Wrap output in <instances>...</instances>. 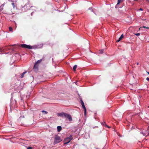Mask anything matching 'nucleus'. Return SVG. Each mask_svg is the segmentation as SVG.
Returning a JSON list of instances; mask_svg holds the SVG:
<instances>
[{"label":"nucleus","mask_w":149,"mask_h":149,"mask_svg":"<svg viewBox=\"0 0 149 149\" xmlns=\"http://www.w3.org/2000/svg\"><path fill=\"white\" fill-rule=\"evenodd\" d=\"M27 149H32V147H29Z\"/></svg>","instance_id":"aec40b11"},{"label":"nucleus","mask_w":149,"mask_h":149,"mask_svg":"<svg viewBox=\"0 0 149 149\" xmlns=\"http://www.w3.org/2000/svg\"><path fill=\"white\" fill-rule=\"evenodd\" d=\"M62 140L61 139L60 136H59L58 135L55 136V139L54 140V143L55 144L58 143L62 141Z\"/></svg>","instance_id":"f257e3e1"},{"label":"nucleus","mask_w":149,"mask_h":149,"mask_svg":"<svg viewBox=\"0 0 149 149\" xmlns=\"http://www.w3.org/2000/svg\"><path fill=\"white\" fill-rule=\"evenodd\" d=\"M124 38V36H123V34H122V35H121V36H120V37L118 39V40H117V41H116V42H119L123 38Z\"/></svg>","instance_id":"0eeeda50"},{"label":"nucleus","mask_w":149,"mask_h":149,"mask_svg":"<svg viewBox=\"0 0 149 149\" xmlns=\"http://www.w3.org/2000/svg\"><path fill=\"white\" fill-rule=\"evenodd\" d=\"M42 60V59H40L38 60L35 63L33 68L34 69H38L39 64L41 62Z\"/></svg>","instance_id":"7ed1b4c3"},{"label":"nucleus","mask_w":149,"mask_h":149,"mask_svg":"<svg viewBox=\"0 0 149 149\" xmlns=\"http://www.w3.org/2000/svg\"><path fill=\"white\" fill-rule=\"evenodd\" d=\"M9 30L10 31H13V29L11 27H9Z\"/></svg>","instance_id":"2eb2a0df"},{"label":"nucleus","mask_w":149,"mask_h":149,"mask_svg":"<svg viewBox=\"0 0 149 149\" xmlns=\"http://www.w3.org/2000/svg\"><path fill=\"white\" fill-rule=\"evenodd\" d=\"M65 118H68L69 120L70 121H72V118L70 114L66 113V114L65 115Z\"/></svg>","instance_id":"39448f33"},{"label":"nucleus","mask_w":149,"mask_h":149,"mask_svg":"<svg viewBox=\"0 0 149 149\" xmlns=\"http://www.w3.org/2000/svg\"><path fill=\"white\" fill-rule=\"evenodd\" d=\"M139 64V63L138 62L137 63V65H138Z\"/></svg>","instance_id":"b1692460"},{"label":"nucleus","mask_w":149,"mask_h":149,"mask_svg":"<svg viewBox=\"0 0 149 149\" xmlns=\"http://www.w3.org/2000/svg\"><path fill=\"white\" fill-rule=\"evenodd\" d=\"M73 139L72 136L71 135L69 137L66 138L64 139L65 142L64 144H66L69 143Z\"/></svg>","instance_id":"f03ea898"},{"label":"nucleus","mask_w":149,"mask_h":149,"mask_svg":"<svg viewBox=\"0 0 149 149\" xmlns=\"http://www.w3.org/2000/svg\"><path fill=\"white\" fill-rule=\"evenodd\" d=\"M147 73L149 75V72H147Z\"/></svg>","instance_id":"393cba45"},{"label":"nucleus","mask_w":149,"mask_h":149,"mask_svg":"<svg viewBox=\"0 0 149 149\" xmlns=\"http://www.w3.org/2000/svg\"><path fill=\"white\" fill-rule=\"evenodd\" d=\"M19 46H21L23 48H27L29 49H32V46L29 45H27L25 44H22L20 45H19Z\"/></svg>","instance_id":"20e7f679"},{"label":"nucleus","mask_w":149,"mask_h":149,"mask_svg":"<svg viewBox=\"0 0 149 149\" xmlns=\"http://www.w3.org/2000/svg\"><path fill=\"white\" fill-rule=\"evenodd\" d=\"M77 67V65H75L73 67V69L74 71L76 70V69Z\"/></svg>","instance_id":"f8f14e48"},{"label":"nucleus","mask_w":149,"mask_h":149,"mask_svg":"<svg viewBox=\"0 0 149 149\" xmlns=\"http://www.w3.org/2000/svg\"><path fill=\"white\" fill-rule=\"evenodd\" d=\"M135 35L136 36H139L140 35V33H136V34H135Z\"/></svg>","instance_id":"6ab92c4d"},{"label":"nucleus","mask_w":149,"mask_h":149,"mask_svg":"<svg viewBox=\"0 0 149 149\" xmlns=\"http://www.w3.org/2000/svg\"><path fill=\"white\" fill-rule=\"evenodd\" d=\"M121 1H122L120 0H118L117 4H119L121 2Z\"/></svg>","instance_id":"dca6fc26"},{"label":"nucleus","mask_w":149,"mask_h":149,"mask_svg":"<svg viewBox=\"0 0 149 149\" xmlns=\"http://www.w3.org/2000/svg\"><path fill=\"white\" fill-rule=\"evenodd\" d=\"M65 114H66V113H58V116L64 118H65Z\"/></svg>","instance_id":"423d86ee"},{"label":"nucleus","mask_w":149,"mask_h":149,"mask_svg":"<svg viewBox=\"0 0 149 149\" xmlns=\"http://www.w3.org/2000/svg\"><path fill=\"white\" fill-rule=\"evenodd\" d=\"M11 2H12V3H11V4H12V6H13V8H14L15 7V3H14L13 1H12Z\"/></svg>","instance_id":"ddd939ff"},{"label":"nucleus","mask_w":149,"mask_h":149,"mask_svg":"<svg viewBox=\"0 0 149 149\" xmlns=\"http://www.w3.org/2000/svg\"><path fill=\"white\" fill-rule=\"evenodd\" d=\"M103 51H104V50H103V49L100 50L99 51V52H100L99 53L100 54H102L103 52Z\"/></svg>","instance_id":"4468645a"},{"label":"nucleus","mask_w":149,"mask_h":149,"mask_svg":"<svg viewBox=\"0 0 149 149\" xmlns=\"http://www.w3.org/2000/svg\"><path fill=\"white\" fill-rule=\"evenodd\" d=\"M81 105H83L84 104V102H83V101L82 100H81Z\"/></svg>","instance_id":"f3484780"},{"label":"nucleus","mask_w":149,"mask_h":149,"mask_svg":"<svg viewBox=\"0 0 149 149\" xmlns=\"http://www.w3.org/2000/svg\"><path fill=\"white\" fill-rule=\"evenodd\" d=\"M57 129L58 131V132H59L62 129V127L61 126H58L57 127Z\"/></svg>","instance_id":"1a4fd4ad"},{"label":"nucleus","mask_w":149,"mask_h":149,"mask_svg":"<svg viewBox=\"0 0 149 149\" xmlns=\"http://www.w3.org/2000/svg\"><path fill=\"white\" fill-rule=\"evenodd\" d=\"M143 28H146V29H149L148 27H146V26H143Z\"/></svg>","instance_id":"412c9836"},{"label":"nucleus","mask_w":149,"mask_h":149,"mask_svg":"<svg viewBox=\"0 0 149 149\" xmlns=\"http://www.w3.org/2000/svg\"><path fill=\"white\" fill-rule=\"evenodd\" d=\"M149 108V106H148V107Z\"/></svg>","instance_id":"bb28decb"},{"label":"nucleus","mask_w":149,"mask_h":149,"mask_svg":"<svg viewBox=\"0 0 149 149\" xmlns=\"http://www.w3.org/2000/svg\"><path fill=\"white\" fill-rule=\"evenodd\" d=\"M139 10H143V9L142 8H140Z\"/></svg>","instance_id":"5701e85b"},{"label":"nucleus","mask_w":149,"mask_h":149,"mask_svg":"<svg viewBox=\"0 0 149 149\" xmlns=\"http://www.w3.org/2000/svg\"><path fill=\"white\" fill-rule=\"evenodd\" d=\"M134 1H137V0H134Z\"/></svg>","instance_id":"a878e982"},{"label":"nucleus","mask_w":149,"mask_h":149,"mask_svg":"<svg viewBox=\"0 0 149 149\" xmlns=\"http://www.w3.org/2000/svg\"><path fill=\"white\" fill-rule=\"evenodd\" d=\"M146 80L148 81H149V78H148V77H147V78H146Z\"/></svg>","instance_id":"4be33fe9"},{"label":"nucleus","mask_w":149,"mask_h":149,"mask_svg":"<svg viewBox=\"0 0 149 149\" xmlns=\"http://www.w3.org/2000/svg\"><path fill=\"white\" fill-rule=\"evenodd\" d=\"M82 107L84 109V114L85 115L86 114V107H85V106L84 104L83 105H82Z\"/></svg>","instance_id":"6e6552de"},{"label":"nucleus","mask_w":149,"mask_h":149,"mask_svg":"<svg viewBox=\"0 0 149 149\" xmlns=\"http://www.w3.org/2000/svg\"><path fill=\"white\" fill-rule=\"evenodd\" d=\"M42 113H47V111H44V110L42 111Z\"/></svg>","instance_id":"a211bd4d"},{"label":"nucleus","mask_w":149,"mask_h":149,"mask_svg":"<svg viewBox=\"0 0 149 149\" xmlns=\"http://www.w3.org/2000/svg\"><path fill=\"white\" fill-rule=\"evenodd\" d=\"M102 124L104 125L106 127L109 128H110V127H109V126H108L107 125L106 123L105 122H103L102 123Z\"/></svg>","instance_id":"9b49d317"},{"label":"nucleus","mask_w":149,"mask_h":149,"mask_svg":"<svg viewBox=\"0 0 149 149\" xmlns=\"http://www.w3.org/2000/svg\"><path fill=\"white\" fill-rule=\"evenodd\" d=\"M27 72L26 71H25L24 72H23L21 75V76H20V77L21 78H22L24 76V74L26 73Z\"/></svg>","instance_id":"9d476101"}]
</instances>
